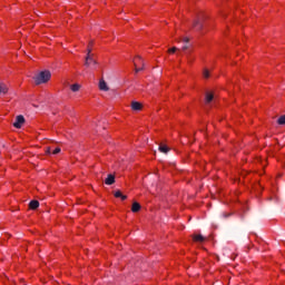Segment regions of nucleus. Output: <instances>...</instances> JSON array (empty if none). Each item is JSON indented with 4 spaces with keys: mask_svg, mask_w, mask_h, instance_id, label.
Listing matches in <instances>:
<instances>
[{
    "mask_svg": "<svg viewBox=\"0 0 285 285\" xmlns=\"http://www.w3.org/2000/svg\"><path fill=\"white\" fill-rule=\"evenodd\" d=\"M51 78L52 73L50 72V70H43L33 77V81L36 86H41V83H48Z\"/></svg>",
    "mask_w": 285,
    "mask_h": 285,
    "instance_id": "obj_1",
    "label": "nucleus"
},
{
    "mask_svg": "<svg viewBox=\"0 0 285 285\" xmlns=\"http://www.w3.org/2000/svg\"><path fill=\"white\" fill-rule=\"evenodd\" d=\"M85 66L86 68H92V70L99 66V62L95 59V55H87L85 57Z\"/></svg>",
    "mask_w": 285,
    "mask_h": 285,
    "instance_id": "obj_2",
    "label": "nucleus"
},
{
    "mask_svg": "<svg viewBox=\"0 0 285 285\" xmlns=\"http://www.w3.org/2000/svg\"><path fill=\"white\" fill-rule=\"evenodd\" d=\"M26 124V118L22 115L16 117V121L13 122V128H21Z\"/></svg>",
    "mask_w": 285,
    "mask_h": 285,
    "instance_id": "obj_3",
    "label": "nucleus"
},
{
    "mask_svg": "<svg viewBox=\"0 0 285 285\" xmlns=\"http://www.w3.org/2000/svg\"><path fill=\"white\" fill-rule=\"evenodd\" d=\"M98 86H99V90H101L102 92H108V90H110V87H108V83L104 79H100Z\"/></svg>",
    "mask_w": 285,
    "mask_h": 285,
    "instance_id": "obj_4",
    "label": "nucleus"
},
{
    "mask_svg": "<svg viewBox=\"0 0 285 285\" xmlns=\"http://www.w3.org/2000/svg\"><path fill=\"white\" fill-rule=\"evenodd\" d=\"M105 184H106V186H112V184H115V175L109 174L107 176V178L105 179Z\"/></svg>",
    "mask_w": 285,
    "mask_h": 285,
    "instance_id": "obj_5",
    "label": "nucleus"
},
{
    "mask_svg": "<svg viewBox=\"0 0 285 285\" xmlns=\"http://www.w3.org/2000/svg\"><path fill=\"white\" fill-rule=\"evenodd\" d=\"M136 60L140 61L142 63V67L141 68H137V61H134V66H135V72H141V70H144V59H141L140 56H137L136 57Z\"/></svg>",
    "mask_w": 285,
    "mask_h": 285,
    "instance_id": "obj_6",
    "label": "nucleus"
},
{
    "mask_svg": "<svg viewBox=\"0 0 285 285\" xmlns=\"http://www.w3.org/2000/svg\"><path fill=\"white\" fill-rule=\"evenodd\" d=\"M158 150L160 153H164V155H168V153H170V148H168V146L161 145V144L159 145Z\"/></svg>",
    "mask_w": 285,
    "mask_h": 285,
    "instance_id": "obj_7",
    "label": "nucleus"
},
{
    "mask_svg": "<svg viewBox=\"0 0 285 285\" xmlns=\"http://www.w3.org/2000/svg\"><path fill=\"white\" fill-rule=\"evenodd\" d=\"M141 210V205L137 202H135L131 206V212L132 213H139Z\"/></svg>",
    "mask_w": 285,
    "mask_h": 285,
    "instance_id": "obj_8",
    "label": "nucleus"
},
{
    "mask_svg": "<svg viewBox=\"0 0 285 285\" xmlns=\"http://www.w3.org/2000/svg\"><path fill=\"white\" fill-rule=\"evenodd\" d=\"M0 95H8V85L0 82Z\"/></svg>",
    "mask_w": 285,
    "mask_h": 285,
    "instance_id": "obj_9",
    "label": "nucleus"
},
{
    "mask_svg": "<svg viewBox=\"0 0 285 285\" xmlns=\"http://www.w3.org/2000/svg\"><path fill=\"white\" fill-rule=\"evenodd\" d=\"M141 108H142L141 102H137V101L131 102L132 110L139 111V110H141Z\"/></svg>",
    "mask_w": 285,
    "mask_h": 285,
    "instance_id": "obj_10",
    "label": "nucleus"
},
{
    "mask_svg": "<svg viewBox=\"0 0 285 285\" xmlns=\"http://www.w3.org/2000/svg\"><path fill=\"white\" fill-rule=\"evenodd\" d=\"M29 208H30L31 210H37V208H39V200H31V202L29 203Z\"/></svg>",
    "mask_w": 285,
    "mask_h": 285,
    "instance_id": "obj_11",
    "label": "nucleus"
},
{
    "mask_svg": "<svg viewBox=\"0 0 285 285\" xmlns=\"http://www.w3.org/2000/svg\"><path fill=\"white\" fill-rule=\"evenodd\" d=\"M213 99H215V96L210 92H207L205 96V102L210 104V101H213Z\"/></svg>",
    "mask_w": 285,
    "mask_h": 285,
    "instance_id": "obj_12",
    "label": "nucleus"
},
{
    "mask_svg": "<svg viewBox=\"0 0 285 285\" xmlns=\"http://www.w3.org/2000/svg\"><path fill=\"white\" fill-rule=\"evenodd\" d=\"M80 89H81V85H79V83L71 85V87H70V90L72 92H79Z\"/></svg>",
    "mask_w": 285,
    "mask_h": 285,
    "instance_id": "obj_13",
    "label": "nucleus"
},
{
    "mask_svg": "<svg viewBox=\"0 0 285 285\" xmlns=\"http://www.w3.org/2000/svg\"><path fill=\"white\" fill-rule=\"evenodd\" d=\"M206 238L202 234L194 236V242H205Z\"/></svg>",
    "mask_w": 285,
    "mask_h": 285,
    "instance_id": "obj_14",
    "label": "nucleus"
},
{
    "mask_svg": "<svg viewBox=\"0 0 285 285\" xmlns=\"http://www.w3.org/2000/svg\"><path fill=\"white\" fill-rule=\"evenodd\" d=\"M194 28H197V30H202V28H204V24H202V22L199 20H196L194 22Z\"/></svg>",
    "mask_w": 285,
    "mask_h": 285,
    "instance_id": "obj_15",
    "label": "nucleus"
},
{
    "mask_svg": "<svg viewBox=\"0 0 285 285\" xmlns=\"http://www.w3.org/2000/svg\"><path fill=\"white\" fill-rule=\"evenodd\" d=\"M277 124H278V126H285V115L281 116L277 119Z\"/></svg>",
    "mask_w": 285,
    "mask_h": 285,
    "instance_id": "obj_16",
    "label": "nucleus"
},
{
    "mask_svg": "<svg viewBox=\"0 0 285 285\" xmlns=\"http://www.w3.org/2000/svg\"><path fill=\"white\" fill-rule=\"evenodd\" d=\"M203 77L205 79H208V77H210V71H208V69H205L204 72H203Z\"/></svg>",
    "mask_w": 285,
    "mask_h": 285,
    "instance_id": "obj_17",
    "label": "nucleus"
},
{
    "mask_svg": "<svg viewBox=\"0 0 285 285\" xmlns=\"http://www.w3.org/2000/svg\"><path fill=\"white\" fill-rule=\"evenodd\" d=\"M121 190H116L115 193H114V196L117 198V199H120V197H121Z\"/></svg>",
    "mask_w": 285,
    "mask_h": 285,
    "instance_id": "obj_18",
    "label": "nucleus"
},
{
    "mask_svg": "<svg viewBox=\"0 0 285 285\" xmlns=\"http://www.w3.org/2000/svg\"><path fill=\"white\" fill-rule=\"evenodd\" d=\"M168 52L170 55H175V52H177V47H173L171 49H168Z\"/></svg>",
    "mask_w": 285,
    "mask_h": 285,
    "instance_id": "obj_19",
    "label": "nucleus"
},
{
    "mask_svg": "<svg viewBox=\"0 0 285 285\" xmlns=\"http://www.w3.org/2000/svg\"><path fill=\"white\" fill-rule=\"evenodd\" d=\"M61 153V148L57 147L53 151L52 155H59Z\"/></svg>",
    "mask_w": 285,
    "mask_h": 285,
    "instance_id": "obj_20",
    "label": "nucleus"
},
{
    "mask_svg": "<svg viewBox=\"0 0 285 285\" xmlns=\"http://www.w3.org/2000/svg\"><path fill=\"white\" fill-rule=\"evenodd\" d=\"M183 42H184V43H189V42H190V39H189L188 37H185V38H183Z\"/></svg>",
    "mask_w": 285,
    "mask_h": 285,
    "instance_id": "obj_21",
    "label": "nucleus"
},
{
    "mask_svg": "<svg viewBox=\"0 0 285 285\" xmlns=\"http://www.w3.org/2000/svg\"><path fill=\"white\" fill-rule=\"evenodd\" d=\"M120 199H121L122 202H126V199H128V196H126V195L122 194V195L120 196Z\"/></svg>",
    "mask_w": 285,
    "mask_h": 285,
    "instance_id": "obj_22",
    "label": "nucleus"
},
{
    "mask_svg": "<svg viewBox=\"0 0 285 285\" xmlns=\"http://www.w3.org/2000/svg\"><path fill=\"white\" fill-rule=\"evenodd\" d=\"M87 55H92V49H90V47L87 49Z\"/></svg>",
    "mask_w": 285,
    "mask_h": 285,
    "instance_id": "obj_23",
    "label": "nucleus"
},
{
    "mask_svg": "<svg viewBox=\"0 0 285 285\" xmlns=\"http://www.w3.org/2000/svg\"><path fill=\"white\" fill-rule=\"evenodd\" d=\"M50 153H52L51 149H50V147H47L46 154H47V155H50Z\"/></svg>",
    "mask_w": 285,
    "mask_h": 285,
    "instance_id": "obj_24",
    "label": "nucleus"
},
{
    "mask_svg": "<svg viewBox=\"0 0 285 285\" xmlns=\"http://www.w3.org/2000/svg\"><path fill=\"white\" fill-rule=\"evenodd\" d=\"M183 50H188V43H185V46L183 47Z\"/></svg>",
    "mask_w": 285,
    "mask_h": 285,
    "instance_id": "obj_25",
    "label": "nucleus"
},
{
    "mask_svg": "<svg viewBox=\"0 0 285 285\" xmlns=\"http://www.w3.org/2000/svg\"><path fill=\"white\" fill-rule=\"evenodd\" d=\"M89 46H92V42H90Z\"/></svg>",
    "mask_w": 285,
    "mask_h": 285,
    "instance_id": "obj_26",
    "label": "nucleus"
}]
</instances>
